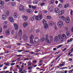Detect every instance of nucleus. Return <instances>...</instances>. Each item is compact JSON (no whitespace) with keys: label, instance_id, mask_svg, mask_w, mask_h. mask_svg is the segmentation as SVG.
<instances>
[{"label":"nucleus","instance_id":"obj_1","mask_svg":"<svg viewBox=\"0 0 73 73\" xmlns=\"http://www.w3.org/2000/svg\"><path fill=\"white\" fill-rule=\"evenodd\" d=\"M34 36L33 35H31L29 37V40L30 41V43L31 44H35V43L33 42V38Z\"/></svg>","mask_w":73,"mask_h":73},{"label":"nucleus","instance_id":"obj_2","mask_svg":"<svg viewBox=\"0 0 73 73\" xmlns=\"http://www.w3.org/2000/svg\"><path fill=\"white\" fill-rule=\"evenodd\" d=\"M36 20L37 21H39L42 19V15H38L37 16L36 15Z\"/></svg>","mask_w":73,"mask_h":73},{"label":"nucleus","instance_id":"obj_3","mask_svg":"<svg viewBox=\"0 0 73 73\" xmlns=\"http://www.w3.org/2000/svg\"><path fill=\"white\" fill-rule=\"evenodd\" d=\"M67 36L65 34H63L61 36V38L60 39V41L62 42L64 40H65Z\"/></svg>","mask_w":73,"mask_h":73},{"label":"nucleus","instance_id":"obj_4","mask_svg":"<svg viewBox=\"0 0 73 73\" xmlns=\"http://www.w3.org/2000/svg\"><path fill=\"white\" fill-rule=\"evenodd\" d=\"M57 25L59 28L62 27L63 25V22L62 21H59L57 23Z\"/></svg>","mask_w":73,"mask_h":73},{"label":"nucleus","instance_id":"obj_5","mask_svg":"<svg viewBox=\"0 0 73 73\" xmlns=\"http://www.w3.org/2000/svg\"><path fill=\"white\" fill-rule=\"evenodd\" d=\"M65 21L67 23H70V18L68 17H66L65 19Z\"/></svg>","mask_w":73,"mask_h":73},{"label":"nucleus","instance_id":"obj_6","mask_svg":"<svg viewBox=\"0 0 73 73\" xmlns=\"http://www.w3.org/2000/svg\"><path fill=\"white\" fill-rule=\"evenodd\" d=\"M24 7L22 5H20L19 7V9L20 11H22L24 9Z\"/></svg>","mask_w":73,"mask_h":73},{"label":"nucleus","instance_id":"obj_7","mask_svg":"<svg viewBox=\"0 0 73 73\" xmlns=\"http://www.w3.org/2000/svg\"><path fill=\"white\" fill-rule=\"evenodd\" d=\"M22 18H23L25 21H26L28 20V17L26 15H24L23 16Z\"/></svg>","mask_w":73,"mask_h":73},{"label":"nucleus","instance_id":"obj_8","mask_svg":"<svg viewBox=\"0 0 73 73\" xmlns=\"http://www.w3.org/2000/svg\"><path fill=\"white\" fill-rule=\"evenodd\" d=\"M9 21H10V22H11V23H13L14 20H13V18L12 17H9Z\"/></svg>","mask_w":73,"mask_h":73},{"label":"nucleus","instance_id":"obj_9","mask_svg":"<svg viewBox=\"0 0 73 73\" xmlns=\"http://www.w3.org/2000/svg\"><path fill=\"white\" fill-rule=\"evenodd\" d=\"M5 34L7 36H9L10 35V31L9 30H7L5 31Z\"/></svg>","mask_w":73,"mask_h":73},{"label":"nucleus","instance_id":"obj_10","mask_svg":"<svg viewBox=\"0 0 73 73\" xmlns=\"http://www.w3.org/2000/svg\"><path fill=\"white\" fill-rule=\"evenodd\" d=\"M54 11L56 13H58L60 12V9L58 7H56L54 9Z\"/></svg>","mask_w":73,"mask_h":73},{"label":"nucleus","instance_id":"obj_11","mask_svg":"<svg viewBox=\"0 0 73 73\" xmlns=\"http://www.w3.org/2000/svg\"><path fill=\"white\" fill-rule=\"evenodd\" d=\"M36 16L35 15H33V16L30 19V21H33L35 20V19H36Z\"/></svg>","mask_w":73,"mask_h":73},{"label":"nucleus","instance_id":"obj_12","mask_svg":"<svg viewBox=\"0 0 73 73\" xmlns=\"http://www.w3.org/2000/svg\"><path fill=\"white\" fill-rule=\"evenodd\" d=\"M14 26L15 30L16 31L18 29V25L17 24H15L14 25Z\"/></svg>","mask_w":73,"mask_h":73},{"label":"nucleus","instance_id":"obj_13","mask_svg":"<svg viewBox=\"0 0 73 73\" xmlns=\"http://www.w3.org/2000/svg\"><path fill=\"white\" fill-rule=\"evenodd\" d=\"M39 39L38 38L36 37L35 38L34 42L36 43H38V42H39Z\"/></svg>","mask_w":73,"mask_h":73},{"label":"nucleus","instance_id":"obj_14","mask_svg":"<svg viewBox=\"0 0 73 73\" xmlns=\"http://www.w3.org/2000/svg\"><path fill=\"white\" fill-rule=\"evenodd\" d=\"M17 16H18V14L16 13H14L13 15V17L15 19H16V18L17 17Z\"/></svg>","mask_w":73,"mask_h":73},{"label":"nucleus","instance_id":"obj_15","mask_svg":"<svg viewBox=\"0 0 73 73\" xmlns=\"http://www.w3.org/2000/svg\"><path fill=\"white\" fill-rule=\"evenodd\" d=\"M48 37L49 36H48V35H46V40L48 43L49 42V39H48Z\"/></svg>","mask_w":73,"mask_h":73},{"label":"nucleus","instance_id":"obj_16","mask_svg":"<svg viewBox=\"0 0 73 73\" xmlns=\"http://www.w3.org/2000/svg\"><path fill=\"white\" fill-rule=\"evenodd\" d=\"M2 19L4 20H5L6 19H7V16L5 15H3L2 16Z\"/></svg>","mask_w":73,"mask_h":73},{"label":"nucleus","instance_id":"obj_17","mask_svg":"<svg viewBox=\"0 0 73 73\" xmlns=\"http://www.w3.org/2000/svg\"><path fill=\"white\" fill-rule=\"evenodd\" d=\"M54 23L52 21H50L49 23V24L50 26H53L54 25Z\"/></svg>","mask_w":73,"mask_h":73},{"label":"nucleus","instance_id":"obj_18","mask_svg":"<svg viewBox=\"0 0 73 73\" xmlns=\"http://www.w3.org/2000/svg\"><path fill=\"white\" fill-rule=\"evenodd\" d=\"M54 41L56 42H57L58 41V36H56L55 37Z\"/></svg>","mask_w":73,"mask_h":73},{"label":"nucleus","instance_id":"obj_19","mask_svg":"<svg viewBox=\"0 0 73 73\" xmlns=\"http://www.w3.org/2000/svg\"><path fill=\"white\" fill-rule=\"evenodd\" d=\"M23 32H22V31H21V30H19V33L18 34V35L19 36H22V33Z\"/></svg>","mask_w":73,"mask_h":73},{"label":"nucleus","instance_id":"obj_20","mask_svg":"<svg viewBox=\"0 0 73 73\" xmlns=\"http://www.w3.org/2000/svg\"><path fill=\"white\" fill-rule=\"evenodd\" d=\"M64 11L62 10L59 13V15H62L64 14Z\"/></svg>","mask_w":73,"mask_h":73},{"label":"nucleus","instance_id":"obj_21","mask_svg":"<svg viewBox=\"0 0 73 73\" xmlns=\"http://www.w3.org/2000/svg\"><path fill=\"white\" fill-rule=\"evenodd\" d=\"M69 7V4L68 3H66L64 6V8H67Z\"/></svg>","mask_w":73,"mask_h":73},{"label":"nucleus","instance_id":"obj_22","mask_svg":"<svg viewBox=\"0 0 73 73\" xmlns=\"http://www.w3.org/2000/svg\"><path fill=\"white\" fill-rule=\"evenodd\" d=\"M73 39L72 38H70V39H69L67 41V42H68V43H69L70 42H72V41H73Z\"/></svg>","mask_w":73,"mask_h":73},{"label":"nucleus","instance_id":"obj_23","mask_svg":"<svg viewBox=\"0 0 73 73\" xmlns=\"http://www.w3.org/2000/svg\"><path fill=\"white\" fill-rule=\"evenodd\" d=\"M58 7L59 8H60L61 9L62 8L63 5L62 4H59L58 5Z\"/></svg>","mask_w":73,"mask_h":73},{"label":"nucleus","instance_id":"obj_24","mask_svg":"<svg viewBox=\"0 0 73 73\" xmlns=\"http://www.w3.org/2000/svg\"><path fill=\"white\" fill-rule=\"evenodd\" d=\"M16 2H12L11 3V4L13 7H15L16 5Z\"/></svg>","mask_w":73,"mask_h":73},{"label":"nucleus","instance_id":"obj_25","mask_svg":"<svg viewBox=\"0 0 73 73\" xmlns=\"http://www.w3.org/2000/svg\"><path fill=\"white\" fill-rule=\"evenodd\" d=\"M27 11L28 13H32V10L29 9H27Z\"/></svg>","mask_w":73,"mask_h":73},{"label":"nucleus","instance_id":"obj_26","mask_svg":"<svg viewBox=\"0 0 73 73\" xmlns=\"http://www.w3.org/2000/svg\"><path fill=\"white\" fill-rule=\"evenodd\" d=\"M28 25V23H27L25 22L24 23L23 25V26L24 28H25V27H26Z\"/></svg>","mask_w":73,"mask_h":73},{"label":"nucleus","instance_id":"obj_27","mask_svg":"<svg viewBox=\"0 0 73 73\" xmlns=\"http://www.w3.org/2000/svg\"><path fill=\"white\" fill-rule=\"evenodd\" d=\"M6 15L7 16H9V11H7L6 12Z\"/></svg>","mask_w":73,"mask_h":73},{"label":"nucleus","instance_id":"obj_28","mask_svg":"<svg viewBox=\"0 0 73 73\" xmlns=\"http://www.w3.org/2000/svg\"><path fill=\"white\" fill-rule=\"evenodd\" d=\"M42 21L44 25H45V24H47L46 23V21L44 19H43Z\"/></svg>","mask_w":73,"mask_h":73},{"label":"nucleus","instance_id":"obj_29","mask_svg":"<svg viewBox=\"0 0 73 73\" xmlns=\"http://www.w3.org/2000/svg\"><path fill=\"white\" fill-rule=\"evenodd\" d=\"M48 11L50 12H52L53 11V9L52 7H50L48 9Z\"/></svg>","mask_w":73,"mask_h":73},{"label":"nucleus","instance_id":"obj_30","mask_svg":"<svg viewBox=\"0 0 73 73\" xmlns=\"http://www.w3.org/2000/svg\"><path fill=\"white\" fill-rule=\"evenodd\" d=\"M44 28H45V29H46V28H48V24H45V25H44Z\"/></svg>","mask_w":73,"mask_h":73},{"label":"nucleus","instance_id":"obj_31","mask_svg":"<svg viewBox=\"0 0 73 73\" xmlns=\"http://www.w3.org/2000/svg\"><path fill=\"white\" fill-rule=\"evenodd\" d=\"M59 18L60 19H61L62 20H64L65 19V17L63 16H60L59 17Z\"/></svg>","mask_w":73,"mask_h":73},{"label":"nucleus","instance_id":"obj_32","mask_svg":"<svg viewBox=\"0 0 73 73\" xmlns=\"http://www.w3.org/2000/svg\"><path fill=\"white\" fill-rule=\"evenodd\" d=\"M0 4L2 5H3L4 4V2L1 1H0Z\"/></svg>","mask_w":73,"mask_h":73},{"label":"nucleus","instance_id":"obj_33","mask_svg":"<svg viewBox=\"0 0 73 73\" xmlns=\"http://www.w3.org/2000/svg\"><path fill=\"white\" fill-rule=\"evenodd\" d=\"M23 38H24V39L25 40H27V36H25L24 35H23Z\"/></svg>","mask_w":73,"mask_h":73},{"label":"nucleus","instance_id":"obj_34","mask_svg":"<svg viewBox=\"0 0 73 73\" xmlns=\"http://www.w3.org/2000/svg\"><path fill=\"white\" fill-rule=\"evenodd\" d=\"M32 69H33V68H32V66L29 67L28 68V70H31Z\"/></svg>","mask_w":73,"mask_h":73},{"label":"nucleus","instance_id":"obj_35","mask_svg":"<svg viewBox=\"0 0 73 73\" xmlns=\"http://www.w3.org/2000/svg\"><path fill=\"white\" fill-rule=\"evenodd\" d=\"M65 63H64V64H60L59 65V66H60V67H62V66H63L64 65H65Z\"/></svg>","mask_w":73,"mask_h":73},{"label":"nucleus","instance_id":"obj_36","mask_svg":"<svg viewBox=\"0 0 73 73\" xmlns=\"http://www.w3.org/2000/svg\"><path fill=\"white\" fill-rule=\"evenodd\" d=\"M49 39H50V41H52L53 40V37L52 36H50L49 37Z\"/></svg>","mask_w":73,"mask_h":73},{"label":"nucleus","instance_id":"obj_37","mask_svg":"<svg viewBox=\"0 0 73 73\" xmlns=\"http://www.w3.org/2000/svg\"><path fill=\"white\" fill-rule=\"evenodd\" d=\"M51 17L50 16H48L46 17V19H51Z\"/></svg>","mask_w":73,"mask_h":73},{"label":"nucleus","instance_id":"obj_38","mask_svg":"<svg viewBox=\"0 0 73 73\" xmlns=\"http://www.w3.org/2000/svg\"><path fill=\"white\" fill-rule=\"evenodd\" d=\"M62 46H63V45L62 44H61L58 46L57 47V48H61V47H62Z\"/></svg>","mask_w":73,"mask_h":73},{"label":"nucleus","instance_id":"obj_39","mask_svg":"<svg viewBox=\"0 0 73 73\" xmlns=\"http://www.w3.org/2000/svg\"><path fill=\"white\" fill-rule=\"evenodd\" d=\"M34 4H38V1H34Z\"/></svg>","mask_w":73,"mask_h":73},{"label":"nucleus","instance_id":"obj_40","mask_svg":"<svg viewBox=\"0 0 73 73\" xmlns=\"http://www.w3.org/2000/svg\"><path fill=\"white\" fill-rule=\"evenodd\" d=\"M31 7L33 9H36V8H37L36 7L33 6H32Z\"/></svg>","mask_w":73,"mask_h":73},{"label":"nucleus","instance_id":"obj_41","mask_svg":"<svg viewBox=\"0 0 73 73\" xmlns=\"http://www.w3.org/2000/svg\"><path fill=\"white\" fill-rule=\"evenodd\" d=\"M32 64V62H31V61H29L28 62V65H31Z\"/></svg>","mask_w":73,"mask_h":73},{"label":"nucleus","instance_id":"obj_42","mask_svg":"<svg viewBox=\"0 0 73 73\" xmlns=\"http://www.w3.org/2000/svg\"><path fill=\"white\" fill-rule=\"evenodd\" d=\"M41 40L42 41H45V38L43 37L41 38Z\"/></svg>","mask_w":73,"mask_h":73},{"label":"nucleus","instance_id":"obj_43","mask_svg":"<svg viewBox=\"0 0 73 73\" xmlns=\"http://www.w3.org/2000/svg\"><path fill=\"white\" fill-rule=\"evenodd\" d=\"M73 11L71 10L70 11V15H72V13H73Z\"/></svg>","mask_w":73,"mask_h":73},{"label":"nucleus","instance_id":"obj_44","mask_svg":"<svg viewBox=\"0 0 73 73\" xmlns=\"http://www.w3.org/2000/svg\"><path fill=\"white\" fill-rule=\"evenodd\" d=\"M18 60V59H16L12 61V62H16V61H17V60Z\"/></svg>","mask_w":73,"mask_h":73},{"label":"nucleus","instance_id":"obj_45","mask_svg":"<svg viewBox=\"0 0 73 73\" xmlns=\"http://www.w3.org/2000/svg\"><path fill=\"white\" fill-rule=\"evenodd\" d=\"M11 66H13L14 65H15V63H12L11 64Z\"/></svg>","mask_w":73,"mask_h":73},{"label":"nucleus","instance_id":"obj_46","mask_svg":"<svg viewBox=\"0 0 73 73\" xmlns=\"http://www.w3.org/2000/svg\"><path fill=\"white\" fill-rule=\"evenodd\" d=\"M36 33H38V32H40V30H39L38 29H37L36 30Z\"/></svg>","mask_w":73,"mask_h":73},{"label":"nucleus","instance_id":"obj_47","mask_svg":"<svg viewBox=\"0 0 73 73\" xmlns=\"http://www.w3.org/2000/svg\"><path fill=\"white\" fill-rule=\"evenodd\" d=\"M66 35H67V36H69V32H67L66 33Z\"/></svg>","mask_w":73,"mask_h":73},{"label":"nucleus","instance_id":"obj_48","mask_svg":"<svg viewBox=\"0 0 73 73\" xmlns=\"http://www.w3.org/2000/svg\"><path fill=\"white\" fill-rule=\"evenodd\" d=\"M5 65H7L8 66H10V64H9V63H7Z\"/></svg>","mask_w":73,"mask_h":73},{"label":"nucleus","instance_id":"obj_49","mask_svg":"<svg viewBox=\"0 0 73 73\" xmlns=\"http://www.w3.org/2000/svg\"><path fill=\"white\" fill-rule=\"evenodd\" d=\"M16 56H17V57H22V56H23V55H16Z\"/></svg>","mask_w":73,"mask_h":73},{"label":"nucleus","instance_id":"obj_50","mask_svg":"<svg viewBox=\"0 0 73 73\" xmlns=\"http://www.w3.org/2000/svg\"><path fill=\"white\" fill-rule=\"evenodd\" d=\"M3 66H4V64H3L1 65V64H0V68H2V67H3Z\"/></svg>","mask_w":73,"mask_h":73},{"label":"nucleus","instance_id":"obj_51","mask_svg":"<svg viewBox=\"0 0 73 73\" xmlns=\"http://www.w3.org/2000/svg\"><path fill=\"white\" fill-rule=\"evenodd\" d=\"M54 0H51V3L52 4H53V3H54Z\"/></svg>","mask_w":73,"mask_h":73},{"label":"nucleus","instance_id":"obj_52","mask_svg":"<svg viewBox=\"0 0 73 73\" xmlns=\"http://www.w3.org/2000/svg\"><path fill=\"white\" fill-rule=\"evenodd\" d=\"M3 31V29L1 28H0V33L2 32Z\"/></svg>","mask_w":73,"mask_h":73},{"label":"nucleus","instance_id":"obj_53","mask_svg":"<svg viewBox=\"0 0 73 73\" xmlns=\"http://www.w3.org/2000/svg\"><path fill=\"white\" fill-rule=\"evenodd\" d=\"M23 51H24V50H19L18 52H23Z\"/></svg>","mask_w":73,"mask_h":73},{"label":"nucleus","instance_id":"obj_54","mask_svg":"<svg viewBox=\"0 0 73 73\" xmlns=\"http://www.w3.org/2000/svg\"><path fill=\"white\" fill-rule=\"evenodd\" d=\"M44 4H45V3H41L40 4V6H42V5H44Z\"/></svg>","mask_w":73,"mask_h":73},{"label":"nucleus","instance_id":"obj_55","mask_svg":"<svg viewBox=\"0 0 73 73\" xmlns=\"http://www.w3.org/2000/svg\"><path fill=\"white\" fill-rule=\"evenodd\" d=\"M42 65V63H40L38 65V66H41Z\"/></svg>","mask_w":73,"mask_h":73},{"label":"nucleus","instance_id":"obj_56","mask_svg":"<svg viewBox=\"0 0 73 73\" xmlns=\"http://www.w3.org/2000/svg\"><path fill=\"white\" fill-rule=\"evenodd\" d=\"M7 28V26H4L3 27V28L4 29H5V28Z\"/></svg>","mask_w":73,"mask_h":73},{"label":"nucleus","instance_id":"obj_57","mask_svg":"<svg viewBox=\"0 0 73 73\" xmlns=\"http://www.w3.org/2000/svg\"><path fill=\"white\" fill-rule=\"evenodd\" d=\"M58 37L59 38H61V35H58Z\"/></svg>","mask_w":73,"mask_h":73},{"label":"nucleus","instance_id":"obj_58","mask_svg":"<svg viewBox=\"0 0 73 73\" xmlns=\"http://www.w3.org/2000/svg\"><path fill=\"white\" fill-rule=\"evenodd\" d=\"M4 53L3 52H1L0 53V55H3L4 54Z\"/></svg>","mask_w":73,"mask_h":73},{"label":"nucleus","instance_id":"obj_59","mask_svg":"<svg viewBox=\"0 0 73 73\" xmlns=\"http://www.w3.org/2000/svg\"><path fill=\"white\" fill-rule=\"evenodd\" d=\"M4 23H5V24L7 25V23H8V22H7V21H5Z\"/></svg>","mask_w":73,"mask_h":73},{"label":"nucleus","instance_id":"obj_60","mask_svg":"<svg viewBox=\"0 0 73 73\" xmlns=\"http://www.w3.org/2000/svg\"><path fill=\"white\" fill-rule=\"evenodd\" d=\"M33 62H34V63H36V62H37V61L36 60H35L33 61Z\"/></svg>","mask_w":73,"mask_h":73},{"label":"nucleus","instance_id":"obj_61","mask_svg":"<svg viewBox=\"0 0 73 73\" xmlns=\"http://www.w3.org/2000/svg\"><path fill=\"white\" fill-rule=\"evenodd\" d=\"M28 59H29V58H25L24 59L25 60H28Z\"/></svg>","mask_w":73,"mask_h":73},{"label":"nucleus","instance_id":"obj_62","mask_svg":"<svg viewBox=\"0 0 73 73\" xmlns=\"http://www.w3.org/2000/svg\"><path fill=\"white\" fill-rule=\"evenodd\" d=\"M72 59H71V58H69V61H72Z\"/></svg>","mask_w":73,"mask_h":73},{"label":"nucleus","instance_id":"obj_63","mask_svg":"<svg viewBox=\"0 0 73 73\" xmlns=\"http://www.w3.org/2000/svg\"><path fill=\"white\" fill-rule=\"evenodd\" d=\"M62 71H58L56 72L57 73H61V72Z\"/></svg>","mask_w":73,"mask_h":73},{"label":"nucleus","instance_id":"obj_64","mask_svg":"<svg viewBox=\"0 0 73 73\" xmlns=\"http://www.w3.org/2000/svg\"><path fill=\"white\" fill-rule=\"evenodd\" d=\"M71 31L73 32V27L71 28Z\"/></svg>","mask_w":73,"mask_h":73}]
</instances>
